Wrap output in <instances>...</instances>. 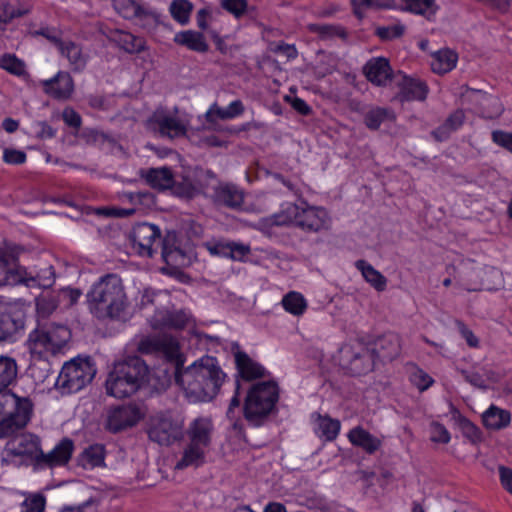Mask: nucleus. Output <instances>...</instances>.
<instances>
[{
  "label": "nucleus",
  "mask_w": 512,
  "mask_h": 512,
  "mask_svg": "<svg viewBox=\"0 0 512 512\" xmlns=\"http://www.w3.org/2000/svg\"><path fill=\"white\" fill-rule=\"evenodd\" d=\"M45 498L42 495H35L22 503L21 512H43L45 509Z\"/></svg>",
  "instance_id": "58"
},
{
  "label": "nucleus",
  "mask_w": 512,
  "mask_h": 512,
  "mask_svg": "<svg viewBox=\"0 0 512 512\" xmlns=\"http://www.w3.org/2000/svg\"><path fill=\"white\" fill-rule=\"evenodd\" d=\"M284 100L289 103L296 112L303 116H308L312 112L311 107L302 98L286 95Z\"/></svg>",
  "instance_id": "62"
},
{
  "label": "nucleus",
  "mask_w": 512,
  "mask_h": 512,
  "mask_svg": "<svg viewBox=\"0 0 512 512\" xmlns=\"http://www.w3.org/2000/svg\"><path fill=\"white\" fill-rule=\"evenodd\" d=\"M149 367L138 356L114 364L105 381L106 393L114 398H127L148 382Z\"/></svg>",
  "instance_id": "3"
},
{
  "label": "nucleus",
  "mask_w": 512,
  "mask_h": 512,
  "mask_svg": "<svg viewBox=\"0 0 512 512\" xmlns=\"http://www.w3.org/2000/svg\"><path fill=\"white\" fill-rule=\"evenodd\" d=\"M87 300L90 312L99 320H121L128 304L121 280L115 274H106L95 282Z\"/></svg>",
  "instance_id": "2"
},
{
  "label": "nucleus",
  "mask_w": 512,
  "mask_h": 512,
  "mask_svg": "<svg viewBox=\"0 0 512 512\" xmlns=\"http://www.w3.org/2000/svg\"><path fill=\"white\" fill-rule=\"evenodd\" d=\"M341 430V423L338 419L332 418L329 415H317V427L315 429L316 435L325 442L334 441Z\"/></svg>",
  "instance_id": "35"
},
{
  "label": "nucleus",
  "mask_w": 512,
  "mask_h": 512,
  "mask_svg": "<svg viewBox=\"0 0 512 512\" xmlns=\"http://www.w3.org/2000/svg\"><path fill=\"white\" fill-rule=\"evenodd\" d=\"M188 324V315L183 310L167 312L161 326L173 329H183Z\"/></svg>",
  "instance_id": "53"
},
{
  "label": "nucleus",
  "mask_w": 512,
  "mask_h": 512,
  "mask_svg": "<svg viewBox=\"0 0 512 512\" xmlns=\"http://www.w3.org/2000/svg\"><path fill=\"white\" fill-rule=\"evenodd\" d=\"M62 119L67 126L74 129H79L82 125V118L80 114L72 107L64 108L62 112Z\"/></svg>",
  "instance_id": "61"
},
{
  "label": "nucleus",
  "mask_w": 512,
  "mask_h": 512,
  "mask_svg": "<svg viewBox=\"0 0 512 512\" xmlns=\"http://www.w3.org/2000/svg\"><path fill=\"white\" fill-rule=\"evenodd\" d=\"M40 454V437L33 433H25L6 442L1 453V465L13 468L32 466L38 471Z\"/></svg>",
  "instance_id": "7"
},
{
  "label": "nucleus",
  "mask_w": 512,
  "mask_h": 512,
  "mask_svg": "<svg viewBox=\"0 0 512 512\" xmlns=\"http://www.w3.org/2000/svg\"><path fill=\"white\" fill-rule=\"evenodd\" d=\"M95 375L96 368L89 357H76L63 365L56 384L68 393H76L86 387Z\"/></svg>",
  "instance_id": "10"
},
{
  "label": "nucleus",
  "mask_w": 512,
  "mask_h": 512,
  "mask_svg": "<svg viewBox=\"0 0 512 512\" xmlns=\"http://www.w3.org/2000/svg\"><path fill=\"white\" fill-rule=\"evenodd\" d=\"M394 119V112L386 107L375 106L364 114V124L371 131L378 130L385 121Z\"/></svg>",
  "instance_id": "40"
},
{
  "label": "nucleus",
  "mask_w": 512,
  "mask_h": 512,
  "mask_svg": "<svg viewBox=\"0 0 512 512\" xmlns=\"http://www.w3.org/2000/svg\"><path fill=\"white\" fill-rule=\"evenodd\" d=\"M206 448L188 443L183 450L182 457L177 461L175 469L183 470L188 467H200L205 462Z\"/></svg>",
  "instance_id": "32"
},
{
  "label": "nucleus",
  "mask_w": 512,
  "mask_h": 512,
  "mask_svg": "<svg viewBox=\"0 0 512 512\" xmlns=\"http://www.w3.org/2000/svg\"><path fill=\"white\" fill-rule=\"evenodd\" d=\"M278 225L293 224L307 232H319L328 229L330 217L323 207L310 206L304 200L300 204L282 205L281 214L275 216Z\"/></svg>",
  "instance_id": "6"
},
{
  "label": "nucleus",
  "mask_w": 512,
  "mask_h": 512,
  "mask_svg": "<svg viewBox=\"0 0 512 512\" xmlns=\"http://www.w3.org/2000/svg\"><path fill=\"white\" fill-rule=\"evenodd\" d=\"M280 389L275 380L254 383L245 397L243 412L245 419L255 425L261 424L276 410Z\"/></svg>",
  "instance_id": "5"
},
{
  "label": "nucleus",
  "mask_w": 512,
  "mask_h": 512,
  "mask_svg": "<svg viewBox=\"0 0 512 512\" xmlns=\"http://www.w3.org/2000/svg\"><path fill=\"white\" fill-rule=\"evenodd\" d=\"M43 92L55 100H67L74 92V80L66 71H58L52 78L40 82Z\"/></svg>",
  "instance_id": "17"
},
{
  "label": "nucleus",
  "mask_w": 512,
  "mask_h": 512,
  "mask_svg": "<svg viewBox=\"0 0 512 512\" xmlns=\"http://www.w3.org/2000/svg\"><path fill=\"white\" fill-rule=\"evenodd\" d=\"M221 6L235 18L242 17L248 8L247 0H222Z\"/></svg>",
  "instance_id": "56"
},
{
  "label": "nucleus",
  "mask_w": 512,
  "mask_h": 512,
  "mask_svg": "<svg viewBox=\"0 0 512 512\" xmlns=\"http://www.w3.org/2000/svg\"><path fill=\"white\" fill-rule=\"evenodd\" d=\"M493 143L512 153V132L494 130L491 133Z\"/></svg>",
  "instance_id": "59"
},
{
  "label": "nucleus",
  "mask_w": 512,
  "mask_h": 512,
  "mask_svg": "<svg viewBox=\"0 0 512 512\" xmlns=\"http://www.w3.org/2000/svg\"><path fill=\"white\" fill-rule=\"evenodd\" d=\"M143 417L140 408L135 404H121L107 410L105 429L113 434L135 426Z\"/></svg>",
  "instance_id": "12"
},
{
  "label": "nucleus",
  "mask_w": 512,
  "mask_h": 512,
  "mask_svg": "<svg viewBox=\"0 0 512 512\" xmlns=\"http://www.w3.org/2000/svg\"><path fill=\"white\" fill-rule=\"evenodd\" d=\"M149 438L161 446H170L181 436L180 427L170 418H158L148 431Z\"/></svg>",
  "instance_id": "20"
},
{
  "label": "nucleus",
  "mask_w": 512,
  "mask_h": 512,
  "mask_svg": "<svg viewBox=\"0 0 512 512\" xmlns=\"http://www.w3.org/2000/svg\"><path fill=\"white\" fill-rule=\"evenodd\" d=\"M111 39L120 49L130 54L140 53L146 49L144 38L127 31L116 30L112 33Z\"/></svg>",
  "instance_id": "29"
},
{
  "label": "nucleus",
  "mask_w": 512,
  "mask_h": 512,
  "mask_svg": "<svg viewBox=\"0 0 512 512\" xmlns=\"http://www.w3.org/2000/svg\"><path fill=\"white\" fill-rule=\"evenodd\" d=\"M165 358V360L174 365L175 372H180L184 368L186 358L180 351V345L172 337L164 336V340L161 346L159 354Z\"/></svg>",
  "instance_id": "30"
},
{
  "label": "nucleus",
  "mask_w": 512,
  "mask_h": 512,
  "mask_svg": "<svg viewBox=\"0 0 512 512\" xmlns=\"http://www.w3.org/2000/svg\"><path fill=\"white\" fill-rule=\"evenodd\" d=\"M457 61V53L448 48L441 49L432 55L431 69L434 73L443 75L452 71Z\"/></svg>",
  "instance_id": "33"
},
{
  "label": "nucleus",
  "mask_w": 512,
  "mask_h": 512,
  "mask_svg": "<svg viewBox=\"0 0 512 512\" xmlns=\"http://www.w3.org/2000/svg\"><path fill=\"white\" fill-rule=\"evenodd\" d=\"M0 68L18 77L26 74L24 61L19 59L15 54H4L1 56Z\"/></svg>",
  "instance_id": "50"
},
{
  "label": "nucleus",
  "mask_w": 512,
  "mask_h": 512,
  "mask_svg": "<svg viewBox=\"0 0 512 512\" xmlns=\"http://www.w3.org/2000/svg\"><path fill=\"white\" fill-rule=\"evenodd\" d=\"M401 10L430 20L437 13L435 0H400Z\"/></svg>",
  "instance_id": "38"
},
{
  "label": "nucleus",
  "mask_w": 512,
  "mask_h": 512,
  "mask_svg": "<svg viewBox=\"0 0 512 512\" xmlns=\"http://www.w3.org/2000/svg\"><path fill=\"white\" fill-rule=\"evenodd\" d=\"M0 268L4 271L3 285L22 282L23 276L18 265V251L15 245L5 243L0 246Z\"/></svg>",
  "instance_id": "18"
},
{
  "label": "nucleus",
  "mask_w": 512,
  "mask_h": 512,
  "mask_svg": "<svg viewBox=\"0 0 512 512\" xmlns=\"http://www.w3.org/2000/svg\"><path fill=\"white\" fill-rule=\"evenodd\" d=\"M33 410L34 404L29 397L13 392L0 394V439L10 438L25 429Z\"/></svg>",
  "instance_id": "4"
},
{
  "label": "nucleus",
  "mask_w": 512,
  "mask_h": 512,
  "mask_svg": "<svg viewBox=\"0 0 512 512\" xmlns=\"http://www.w3.org/2000/svg\"><path fill=\"white\" fill-rule=\"evenodd\" d=\"M148 126L162 137L170 139L181 137L186 133L185 125L177 117L171 116L163 110H157L149 117Z\"/></svg>",
  "instance_id": "15"
},
{
  "label": "nucleus",
  "mask_w": 512,
  "mask_h": 512,
  "mask_svg": "<svg viewBox=\"0 0 512 512\" xmlns=\"http://www.w3.org/2000/svg\"><path fill=\"white\" fill-rule=\"evenodd\" d=\"M312 31L322 37H339L342 39L347 37L345 28L339 25L318 24L313 26Z\"/></svg>",
  "instance_id": "55"
},
{
  "label": "nucleus",
  "mask_w": 512,
  "mask_h": 512,
  "mask_svg": "<svg viewBox=\"0 0 512 512\" xmlns=\"http://www.w3.org/2000/svg\"><path fill=\"white\" fill-rule=\"evenodd\" d=\"M215 201L230 209H239L243 203L244 191L233 183L220 184L214 190Z\"/></svg>",
  "instance_id": "25"
},
{
  "label": "nucleus",
  "mask_w": 512,
  "mask_h": 512,
  "mask_svg": "<svg viewBox=\"0 0 512 512\" xmlns=\"http://www.w3.org/2000/svg\"><path fill=\"white\" fill-rule=\"evenodd\" d=\"M193 10L190 0H173L169 6L171 17L180 25H187Z\"/></svg>",
  "instance_id": "48"
},
{
  "label": "nucleus",
  "mask_w": 512,
  "mask_h": 512,
  "mask_svg": "<svg viewBox=\"0 0 512 512\" xmlns=\"http://www.w3.org/2000/svg\"><path fill=\"white\" fill-rule=\"evenodd\" d=\"M27 13L28 10L16 0H0V36L4 34L7 24Z\"/></svg>",
  "instance_id": "37"
},
{
  "label": "nucleus",
  "mask_w": 512,
  "mask_h": 512,
  "mask_svg": "<svg viewBox=\"0 0 512 512\" xmlns=\"http://www.w3.org/2000/svg\"><path fill=\"white\" fill-rule=\"evenodd\" d=\"M405 28L402 24H393L388 26H378L375 29V35L381 41H390L400 38L404 34Z\"/></svg>",
  "instance_id": "54"
},
{
  "label": "nucleus",
  "mask_w": 512,
  "mask_h": 512,
  "mask_svg": "<svg viewBox=\"0 0 512 512\" xmlns=\"http://www.w3.org/2000/svg\"><path fill=\"white\" fill-rule=\"evenodd\" d=\"M362 73L375 87H386L394 78V71L388 58L377 56L370 58L363 66Z\"/></svg>",
  "instance_id": "14"
},
{
  "label": "nucleus",
  "mask_w": 512,
  "mask_h": 512,
  "mask_svg": "<svg viewBox=\"0 0 512 512\" xmlns=\"http://www.w3.org/2000/svg\"><path fill=\"white\" fill-rule=\"evenodd\" d=\"M22 326L23 321L20 318H15L11 313L0 311V342L11 338Z\"/></svg>",
  "instance_id": "49"
},
{
  "label": "nucleus",
  "mask_w": 512,
  "mask_h": 512,
  "mask_svg": "<svg viewBox=\"0 0 512 512\" xmlns=\"http://www.w3.org/2000/svg\"><path fill=\"white\" fill-rule=\"evenodd\" d=\"M130 239L139 256L153 257L162 242V233L155 224L139 222L133 226Z\"/></svg>",
  "instance_id": "11"
},
{
  "label": "nucleus",
  "mask_w": 512,
  "mask_h": 512,
  "mask_svg": "<svg viewBox=\"0 0 512 512\" xmlns=\"http://www.w3.org/2000/svg\"><path fill=\"white\" fill-rule=\"evenodd\" d=\"M203 246L211 256L238 262H245L246 258L251 253L249 244L231 240L212 239L205 242Z\"/></svg>",
  "instance_id": "13"
},
{
  "label": "nucleus",
  "mask_w": 512,
  "mask_h": 512,
  "mask_svg": "<svg viewBox=\"0 0 512 512\" xmlns=\"http://www.w3.org/2000/svg\"><path fill=\"white\" fill-rule=\"evenodd\" d=\"M429 87L424 80L409 75H404L398 83L396 99L401 102H423L427 99Z\"/></svg>",
  "instance_id": "19"
},
{
  "label": "nucleus",
  "mask_w": 512,
  "mask_h": 512,
  "mask_svg": "<svg viewBox=\"0 0 512 512\" xmlns=\"http://www.w3.org/2000/svg\"><path fill=\"white\" fill-rule=\"evenodd\" d=\"M234 362L237 377L244 381L260 379L268 375L265 367L253 360L245 351L237 350L234 352Z\"/></svg>",
  "instance_id": "21"
},
{
  "label": "nucleus",
  "mask_w": 512,
  "mask_h": 512,
  "mask_svg": "<svg viewBox=\"0 0 512 512\" xmlns=\"http://www.w3.org/2000/svg\"><path fill=\"white\" fill-rule=\"evenodd\" d=\"M227 374L216 357L205 355L175 373V383L190 403H207L220 392Z\"/></svg>",
  "instance_id": "1"
},
{
  "label": "nucleus",
  "mask_w": 512,
  "mask_h": 512,
  "mask_svg": "<svg viewBox=\"0 0 512 512\" xmlns=\"http://www.w3.org/2000/svg\"><path fill=\"white\" fill-rule=\"evenodd\" d=\"M74 448L72 439L68 437L62 438L50 452L44 453L42 451L39 457V470L67 465L72 458Z\"/></svg>",
  "instance_id": "16"
},
{
  "label": "nucleus",
  "mask_w": 512,
  "mask_h": 512,
  "mask_svg": "<svg viewBox=\"0 0 512 512\" xmlns=\"http://www.w3.org/2000/svg\"><path fill=\"white\" fill-rule=\"evenodd\" d=\"M451 440V435L446 427L440 423H435L433 426V434L431 441L435 443L448 444Z\"/></svg>",
  "instance_id": "63"
},
{
  "label": "nucleus",
  "mask_w": 512,
  "mask_h": 512,
  "mask_svg": "<svg viewBox=\"0 0 512 512\" xmlns=\"http://www.w3.org/2000/svg\"><path fill=\"white\" fill-rule=\"evenodd\" d=\"M114 7L119 15L128 20L138 19L140 21L153 20L158 22L160 16L156 11L142 6L136 0H114Z\"/></svg>",
  "instance_id": "22"
},
{
  "label": "nucleus",
  "mask_w": 512,
  "mask_h": 512,
  "mask_svg": "<svg viewBox=\"0 0 512 512\" xmlns=\"http://www.w3.org/2000/svg\"><path fill=\"white\" fill-rule=\"evenodd\" d=\"M407 372L410 384L419 392L428 390L435 383V380L416 363H408Z\"/></svg>",
  "instance_id": "41"
},
{
  "label": "nucleus",
  "mask_w": 512,
  "mask_h": 512,
  "mask_svg": "<svg viewBox=\"0 0 512 512\" xmlns=\"http://www.w3.org/2000/svg\"><path fill=\"white\" fill-rule=\"evenodd\" d=\"M17 373L16 361L8 356H0V394L11 392L8 388L15 381Z\"/></svg>",
  "instance_id": "42"
},
{
  "label": "nucleus",
  "mask_w": 512,
  "mask_h": 512,
  "mask_svg": "<svg viewBox=\"0 0 512 512\" xmlns=\"http://www.w3.org/2000/svg\"><path fill=\"white\" fill-rule=\"evenodd\" d=\"M281 305L286 312L293 316L303 315L308 307L305 297L297 291H289L281 300Z\"/></svg>",
  "instance_id": "44"
},
{
  "label": "nucleus",
  "mask_w": 512,
  "mask_h": 512,
  "mask_svg": "<svg viewBox=\"0 0 512 512\" xmlns=\"http://www.w3.org/2000/svg\"><path fill=\"white\" fill-rule=\"evenodd\" d=\"M170 189L175 196L186 200L193 199L199 193V189L195 184L187 179H184L181 182H176L174 180V184Z\"/></svg>",
  "instance_id": "52"
},
{
  "label": "nucleus",
  "mask_w": 512,
  "mask_h": 512,
  "mask_svg": "<svg viewBox=\"0 0 512 512\" xmlns=\"http://www.w3.org/2000/svg\"><path fill=\"white\" fill-rule=\"evenodd\" d=\"M499 477L502 487L512 495V469L499 466Z\"/></svg>",
  "instance_id": "64"
},
{
  "label": "nucleus",
  "mask_w": 512,
  "mask_h": 512,
  "mask_svg": "<svg viewBox=\"0 0 512 512\" xmlns=\"http://www.w3.org/2000/svg\"><path fill=\"white\" fill-rule=\"evenodd\" d=\"M22 282L29 287L50 288L55 282V269L52 265H48L39 269L34 276L23 278Z\"/></svg>",
  "instance_id": "46"
},
{
  "label": "nucleus",
  "mask_w": 512,
  "mask_h": 512,
  "mask_svg": "<svg viewBox=\"0 0 512 512\" xmlns=\"http://www.w3.org/2000/svg\"><path fill=\"white\" fill-rule=\"evenodd\" d=\"M163 340L164 336H146L139 341L137 349L141 354L158 355Z\"/></svg>",
  "instance_id": "51"
},
{
  "label": "nucleus",
  "mask_w": 512,
  "mask_h": 512,
  "mask_svg": "<svg viewBox=\"0 0 512 512\" xmlns=\"http://www.w3.org/2000/svg\"><path fill=\"white\" fill-rule=\"evenodd\" d=\"M3 162L9 165H21L27 160V155L24 151L14 148H5L2 156Z\"/></svg>",
  "instance_id": "57"
},
{
  "label": "nucleus",
  "mask_w": 512,
  "mask_h": 512,
  "mask_svg": "<svg viewBox=\"0 0 512 512\" xmlns=\"http://www.w3.org/2000/svg\"><path fill=\"white\" fill-rule=\"evenodd\" d=\"M213 425L207 418H196L188 429L187 436L189 443L208 449L212 440Z\"/></svg>",
  "instance_id": "24"
},
{
  "label": "nucleus",
  "mask_w": 512,
  "mask_h": 512,
  "mask_svg": "<svg viewBox=\"0 0 512 512\" xmlns=\"http://www.w3.org/2000/svg\"><path fill=\"white\" fill-rule=\"evenodd\" d=\"M57 49L61 56L68 60L73 71L80 72L85 68L86 58L80 45L73 41L62 40V45H58Z\"/></svg>",
  "instance_id": "31"
},
{
  "label": "nucleus",
  "mask_w": 512,
  "mask_h": 512,
  "mask_svg": "<svg viewBox=\"0 0 512 512\" xmlns=\"http://www.w3.org/2000/svg\"><path fill=\"white\" fill-rule=\"evenodd\" d=\"M71 338L70 329L62 324H46L30 332L28 347L31 355L38 360L47 359L59 353Z\"/></svg>",
  "instance_id": "8"
},
{
  "label": "nucleus",
  "mask_w": 512,
  "mask_h": 512,
  "mask_svg": "<svg viewBox=\"0 0 512 512\" xmlns=\"http://www.w3.org/2000/svg\"><path fill=\"white\" fill-rule=\"evenodd\" d=\"M349 442L361 448L367 454L372 455L380 449L382 441L378 437L372 435L369 431L361 426H356L348 432Z\"/></svg>",
  "instance_id": "26"
},
{
  "label": "nucleus",
  "mask_w": 512,
  "mask_h": 512,
  "mask_svg": "<svg viewBox=\"0 0 512 512\" xmlns=\"http://www.w3.org/2000/svg\"><path fill=\"white\" fill-rule=\"evenodd\" d=\"M483 425L487 429L500 430L507 427L511 422L509 411L491 405L482 415Z\"/></svg>",
  "instance_id": "34"
},
{
  "label": "nucleus",
  "mask_w": 512,
  "mask_h": 512,
  "mask_svg": "<svg viewBox=\"0 0 512 512\" xmlns=\"http://www.w3.org/2000/svg\"><path fill=\"white\" fill-rule=\"evenodd\" d=\"M33 36H42L52 43L56 48L58 45H62V38L55 28L52 27H41L38 30L32 32Z\"/></svg>",
  "instance_id": "60"
},
{
  "label": "nucleus",
  "mask_w": 512,
  "mask_h": 512,
  "mask_svg": "<svg viewBox=\"0 0 512 512\" xmlns=\"http://www.w3.org/2000/svg\"><path fill=\"white\" fill-rule=\"evenodd\" d=\"M464 120V111L457 109L449 114L443 124L434 130L433 134L437 139L443 140L447 138L451 132L458 130L463 125Z\"/></svg>",
  "instance_id": "43"
},
{
  "label": "nucleus",
  "mask_w": 512,
  "mask_h": 512,
  "mask_svg": "<svg viewBox=\"0 0 512 512\" xmlns=\"http://www.w3.org/2000/svg\"><path fill=\"white\" fill-rule=\"evenodd\" d=\"M173 40L177 45L184 46L194 52L206 53L209 50L205 36L199 31H180L175 34Z\"/></svg>",
  "instance_id": "28"
},
{
  "label": "nucleus",
  "mask_w": 512,
  "mask_h": 512,
  "mask_svg": "<svg viewBox=\"0 0 512 512\" xmlns=\"http://www.w3.org/2000/svg\"><path fill=\"white\" fill-rule=\"evenodd\" d=\"M370 349L376 351V362L392 361L401 352L400 338L397 334L389 332L378 337Z\"/></svg>",
  "instance_id": "23"
},
{
  "label": "nucleus",
  "mask_w": 512,
  "mask_h": 512,
  "mask_svg": "<svg viewBox=\"0 0 512 512\" xmlns=\"http://www.w3.org/2000/svg\"><path fill=\"white\" fill-rule=\"evenodd\" d=\"M337 360L345 374L362 376L373 371L376 365V351L363 342L353 341L340 347Z\"/></svg>",
  "instance_id": "9"
},
{
  "label": "nucleus",
  "mask_w": 512,
  "mask_h": 512,
  "mask_svg": "<svg viewBox=\"0 0 512 512\" xmlns=\"http://www.w3.org/2000/svg\"><path fill=\"white\" fill-rule=\"evenodd\" d=\"M245 111L243 102L240 99L233 100L226 108L218 107L216 104L209 109L207 118L212 121L211 115L215 114L220 120H231L241 116Z\"/></svg>",
  "instance_id": "45"
},
{
  "label": "nucleus",
  "mask_w": 512,
  "mask_h": 512,
  "mask_svg": "<svg viewBox=\"0 0 512 512\" xmlns=\"http://www.w3.org/2000/svg\"><path fill=\"white\" fill-rule=\"evenodd\" d=\"M456 423L458 428L460 429L463 437L467 439L471 444L476 445L482 442L483 434L480 428L475 425L471 420L467 417L459 414Z\"/></svg>",
  "instance_id": "47"
},
{
  "label": "nucleus",
  "mask_w": 512,
  "mask_h": 512,
  "mask_svg": "<svg viewBox=\"0 0 512 512\" xmlns=\"http://www.w3.org/2000/svg\"><path fill=\"white\" fill-rule=\"evenodd\" d=\"M106 454L105 445L94 443L83 450L80 460L85 468H104L106 467Z\"/></svg>",
  "instance_id": "36"
},
{
  "label": "nucleus",
  "mask_w": 512,
  "mask_h": 512,
  "mask_svg": "<svg viewBox=\"0 0 512 512\" xmlns=\"http://www.w3.org/2000/svg\"><path fill=\"white\" fill-rule=\"evenodd\" d=\"M146 183L153 189L165 191L174 184V175L169 167L149 168L142 173Z\"/></svg>",
  "instance_id": "27"
},
{
  "label": "nucleus",
  "mask_w": 512,
  "mask_h": 512,
  "mask_svg": "<svg viewBox=\"0 0 512 512\" xmlns=\"http://www.w3.org/2000/svg\"><path fill=\"white\" fill-rule=\"evenodd\" d=\"M355 267L361 272L367 281L376 291L382 292L386 289L387 279L366 260L360 259L355 262Z\"/></svg>",
  "instance_id": "39"
}]
</instances>
